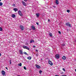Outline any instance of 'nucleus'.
Segmentation results:
<instances>
[{"label":"nucleus","mask_w":76,"mask_h":76,"mask_svg":"<svg viewBox=\"0 0 76 76\" xmlns=\"http://www.w3.org/2000/svg\"><path fill=\"white\" fill-rule=\"evenodd\" d=\"M23 68H24V69H25V70H26L27 69L26 66L23 67Z\"/></svg>","instance_id":"obj_24"},{"label":"nucleus","mask_w":76,"mask_h":76,"mask_svg":"<svg viewBox=\"0 0 76 76\" xmlns=\"http://www.w3.org/2000/svg\"><path fill=\"white\" fill-rule=\"evenodd\" d=\"M17 76H20L19 75H18Z\"/></svg>","instance_id":"obj_43"},{"label":"nucleus","mask_w":76,"mask_h":76,"mask_svg":"<svg viewBox=\"0 0 76 76\" xmlns=\"http://www.w3.org/2000/svg\"><path fill=\"white\" fill-rule=\"evenodd\" d=\"M36 15L37 17V18H38V17H39V14L37 13L36 14Z\"/></svg>","instance_id":"obj_16"},{"label":"nucleus","mask_w":76,"mask_h":76,"mask_svg":"<svg viewBox=\"0 0 76 76\" xmlns=\"http://www.w3.org/2000/svg\"><path fill=\"white\" fill-rule=\"evenodd\" d=\"M41 60H42V59H41Z\"/></svg>","instance_id":"obj_46"},{"label":"nucleus","mask_w":76,"mask_h":76,"mask_svg":"<svg viewBox=\"0 0 76 76\" xmlns=\"http://www.w3.org/2000/svg\"><path fill=\"white\" fill-rule=\"evenodd\" d=\"M53 7H55V6H53Z\"/></svg>","instance_id":"obj_42"},{"label":"nucleus","mask_w":76,"mask_h":76,"mask_svg":"<svg viewBox=\"0 0 76 76\" xmlns=\"http://www.w3.org/2000/svg\"><path fill=\"white\" fill-rule=\"evenodd\" d=\"M61 76H66V75H61Z\"/></svg>","instance_id":"obj_35"},{"label":"nucleus","mask_w":76,"mask_h":76,"mask_svg":"<svg viewBox=\"0 0 76 76\" xmlns=\"http://www.w3.org/2000/svg\"><path fill=\"white\" fill-rule=\"evenodd\" d=\"M58 33H59L60 34H61V32L60 31H58Z\"/></svg>","instance_id":"obj_29"},{"label":"nucleus","mask_w":76,"mask_h":76,"mask_svg":"<svg viewBox=\"0 0 76 76\" xmlns=\"http://www.w3.org/2000/svg\"><path fill=\"white\" fill-rule=\"evenodd\" d=\"M20 26L21 28V29L22 30H23V29H24V28L23 26L20 25Z\"/></svg>","instance_id":"obj_7"},{"label":"nucleus","mask_w":76,"mask_h":76,"mask_svg":"<svg viewBox=\"0 0 76 76\" xmlns=\"http://www.w3.org/2000/svg\"><path fill=\"white\" fill-rule=\"evenodd\" d=\"M48 22H50V20L49 19L48 20Z\"/></svg>","instance_id":"obj_38"},{"label":"nucleus","mask_w":76,"mask_h":76,"mask_svg":"<svg viewBox=\"0 0 76 76\" xmlns=\"http://www.w3.org/2000/svg\"><path fill=\"white\" fill-rule=\"evenodd\" d=\"M36 50L37 51V52H38V50Z\"/></svg>","instance_id":"obj_40"},{"label":"nucleus","mask_w":76,"mask_h":76,"mask_svg":"<svg viewBox=\"0 0 76 76\" xmlns=\"http://www.w3.org/2000/svg\"><path fill=\"white\" fill-rule=\"evenodd\" d=\"M36 24L37 25H39V23H37Z\"/></svg>","instance_id":"obj_33"},{"label":"nucleus","mask_w":76,"mask_h":76,"mask_svg":"<svg viewBox=\"0 0 76 76\" xmlns=\"http://www.w3.org/2000/svg\"><path fill=\"white\" fill-rule=\"evenodd\" d=\"M19 52L20 53V54H23V52H22L21 50H19Z\"/></svg>","instance_id":"obj_13"},{"label":"nucleus","mask_w":76,"mask_h":76,"mask_svg":"<svg viewBox=\"0 0 76 76\" xmlns=\"http://www.w3.org/2000/svg\"><path fill=\"white\" fill-rule=\"evenodd\" d=\"M28 43H26V45H28Z\"/></svg>","instance_id":"obj_39"},{"label":"nucleus","mask_w":76,"mask_h":76,"mask_svg":"<svg viewBox=\"0 0 76 76\" xmlns=\"http://www.w3.org/2000/svg\"><path fill=\"white\" fill-rule=\"evenodd\" d=\"M67 12L68 13H69V12H70V10H67Z\"/></svg>","instance_id":"obj_27"},{"label":"nucleus","mask_w":76,"mask_h":76,"mask_svg":"<svg viewBox=\"0 0 76 76\" xmlns=\"http://www.w3.org/2000/svg\"><path fill=\"white\" fill-rule=\"evenodd\" d=\"M31 27L32 28V30H35V27L34 26H31Z\"/></svg>","instance_id":"obj_10"},{"label":"nucleus","mask_w":76,"mask_h":76,"mask_svg":"<svg viewBox=\"0 0 76 76\" xmlns=\"http://www.w3.org/2000/svg\"><path fill=\"white\" fill-rule=\"evenodd\" d=\"M62 70L64 71L65 72V69L64 68H63Z\"/></svg>","instance_id":"obj_28"},{"label":"nucleus","mask_w":76,"mask_h":76,"mask_svg":"<svg viewBox=\"0 0 76 76\" xmlns=\"http://www.w3.org/2000/svg\"><path fill=\"white\" fill-rule=\"evenodd\" d=\"M36 55L37 56H38L39 55V54L38 53H37Z\"/></svg>","instance_id":"obj_30"},{"label":"nucleus","mask_w":76,"mask_h":76,"mask_svg":"<svg viewBox=\"0 0 76 76\" xmlns=\"http://www.w3.org/2000/svg\"><path fill=\"white\" fill-rule=\"evenodd\" d=\"M42 72V71L41 70H40L39 71V72L40 74H41Z\"/></svg>","instance_id":"obj_23"},{"label":"nucleus","mask_w":76,"mask_h":76,"mask_svg":"<svg viewBox=\"0 0 76 76\" xmlns=\"http://www.w3.org/2000/svg\"><path fill=\"white\" fill-rule=\"evenodd\" d=\"M75 61H76V59L75 60Z\"/></svg>","instance_id":"obj_45"},{"label":"nucleus","mask_w":76,"mask_h":76,"mask_svg":"<svg viewBox=\"0 0 76 76\" xmlns=\"http://www.w3.org/2000/svg\"><path fill=\"white\" fill-rule=\"evenodd\" d=\"M33 47L34 48H35V45H33Z\"/></svg>","instance_id":"obj_34"},{"label":"nucleus","mask_w":76,"mask_h":76,"mask_svg":"<svg viewBox=\"0 0 76 76\" xmlns=\"http://www.w3.org/2000/svg\"><path fill=\"white\" fill-rule=\"evenodd\" d=\"M25 1H27V0H24Z\"/></svg>","instance_id":"obj_37"},{"label":"nucleus","mask_w":76,"mask_h":76,"mask_svg":"<svg viewBox=\"0 0 76 76\" xmlns=\"http://www.w3.org/2000/svg\"><path fill=\"white\" fill-rule=\"evenodd\" d=\"M22 3L23 6H26V4H25V2L22 1Z\"/></svg>","instance_id":"obj_9"},{"label":"nucleus","mask_w":76,"mask_h":76,"mask_svg":"<svg viewBox=\"0 0 76 76\" xmlns=\"http://www.w3.org/2000/svg\"><path fill=\"white\" fill-rule=\"evenodd\" d=\"M15 11V12H16V11H18V9H17L16 8H14L13 9Z\"/></svg>","instance_id":"obj_12"},{"label":"nucleus","mask_w":76,"mask_h":76,"mask_svg":"<svg viewBox=\"0 0 76 76\" xmlns=\"http://www.w3.org/2000/svg\"><path fill=\"white\" fill-rule=\"evenodd\" d=\"M18 65L19 66H22V64L21 63H20V64H19Z\"/></svg>","instance_id":"obj_20"},{"label":"nucleus","mask_w":76,"mask_h":76,"mask_svg":"<svg viewBox=\"0 0 76 76\" xmlns=\"http://www.w3.org/2000/svg\"><path fill=\"white\" fill-rule=\"evenodd\" d=\"M49 34V36H50V37H53V35L52 34H51V33H50Z\"/></svg>","instance_id":"obj_18"},{"label":"nucleus","mask_w":76,"mask_h":76,"mask_svg":"<svg viewBox=\"0 0 76 76\" xmlns=\"http://www.w3.org/2000/svg\"><path fill=\"white\" fill-rule=\"evenodd\" d=\"M0 1H1V0H0Z\"/></svg>","instance_id":"obj_44"},{"label":"nucleus","mask_w":76,"mask_h":76,"mask_svg":"<svg viewBox=\"0 0 76 76\" xmlns=\"http://www.w3.org/2000/svg\"><path fill=\"white\" fill-rule=\"evenodd\" d=\"M5 68L6 69H7V70H8V69H7V67H6Z\"/></svg>","instance_id":"obj_32"},{"label":"nucleus","mask_w":76,"mask_h":76,"mask_svg":"<svg viewBox=\"0 0 76 76\" xmlns=\"http://www.w3.org/2000/svg\"><path fill=\"white\" fill-rule=\"evenodd\" d=\"M66 26H69V27H72V25L70 24L69 23H66Z\"/></svg>","instance_id":"obj_1"},{"label":"nucleus","mask_w":76,"mask_h":76,"mask_svg":"<svg viewBox=\"0 0 76 76\" xmlns=\"http://www.w3.org/2000/svg\"><path fill=\"white\" fill-rule=\"evenodd\" d=\"M36 66L37 69H39L40 68H41V67H40V66H39V65H38L37 64H36Z\"/></svg>","instance_id":"obj_8"},{"label":"nucleus","mask_w":76,"mask_h":76,"mask_svg":"<svg viewBox=\"0 0 76 76\" xmlns=\"http://www.w3.org/2000/svg\"><path fill=\"white\" fill-rule=\"evenodd\" d=\"M15 6V4H14V6Z\"/></svg>","instance_id":"obj_41"},{"label":"nucleus","mask_w":76,"mask_h":76,"mask_svg":"<svg viewBox=\"0 0 76 76\" xmlns=\"http://www.w3.org/2000/svg\"><path fill=\"white\" fill-rule=\"evenodd\" d=\"M1 72L2 73V75L3 76H5V74L6 73L4 70L2 71Z\"/></svg>","instance_id":"obj_4"},{"label":"nucleus","mask_w":76,"mask_h":76,"mask_svg":"<svg viewBox=\"0 0 76 76\" xmlns=\"http://www.w3.org/2000/svg\"><path fill=\"white\" fill-rule=\"evenodd\" d=\"M18 14L20 16H23V14H22V13L21 11H19L18 12Z\"/></svg>","instance_id":"obj_2"},{"label":"nucleus","mask_w":76,"mask_h":76,"mask_svg":"<svg viewBox=\"0 0 76 76\" xmlns=\"http://www.w3.org/2000/svg\"><path fill=\"white\" fill-rule=\"evenodd\" d=\"M3 5V3L1 2H0V6H1Z\"/></svg>","instance_id":"obj_21"},{"label":"nucleus","mask_w":76,"mask_h":76,"mask_svg":"<svg viewBox=\"0 0 76 76\" xmlns=\"http://www.w3.org/2000/svg\"><path fill=\"white\" fill-rule=\"evenodd\" d=\"M62 58L63 60H65L66 59V57L65 56H63V57Z\"/></svg>","instance_id":"obj_14"},{"label":"nucleus","mask_w":76,"mask_h":76,"mask_svg":"<svg viewBox=\"0 0 76 76\" xmlns=\"http://www.w3.org/2000/svg\"><path fill=\"white\" fill-rule=\"evenodd\" d=\"M23 53L24 54H26V55H28V53H27L26 52H23Z\"/></svg>","instance_id":"obj_22"},{"label":"nucleus","mask_w":76,"mask_h":76,"mask_svg":"<svg viewBox=\"0 0 76 76\" xmlns=\"http://www.w3.org/2000/svg\"><path fill=\"white\" fill-rule=\"evenodd\" d=\"M32 42H34V40H33V39H32L30 41V43H31Z\"/></svg>","instance_id":"obj_17"},{"label":"nucleus","mask_w":76,"mask_h":76,"mask_svg":"<svg viewBox=\"0 0 76 76\" xmlns=\"http://www.w3.org/2000/svg\"><path fill=\"white\" fill-rule=\"evenodd\" d=\"M56 4H58V0H56Z\"/></svg>","instance_id":"obj_15"},{"label":"nucleus","mask_w":76,"mask_h":76,"mask_svg":"<svg viewBox=\"0 0 76 76\" xmlns=\"http://www.w3.org/2000/svg\"><path fill=\"white\" fill-rule=\"evenodd\" d=\"M56 58L59 59V55L58 54H57L55 56Z\"/></svg>","instance_id":"obj_6"},{"label":"nucleus","mask_w":76,"mask_h":76,"mask_svg":"<svg viewBox=\"0 0 76 76\" xmlns=\"http://www.w3.org/2000/svg\"><path fill=\"white\" fill-rule=\"evenodd\" d=\"M23 48L24 49H27V50H29V48L28 47H27L26 46H23Z\"/></svg>","instance_id":"obj_3"},{"label":"nucleus","mask_w":76,"mask_h":76,"mask_svg":"<svg viewBox=\"0 0 76 76\" xmlns=\"http://www.w3.org/2000/svg\"><path fill=\"white\" fill-rule=\"evenodd\" d=\"M2 28L0 27V31H2Z\"/></svg>","instance_id":"obj_25"},{"label":"nucleus","mask_w":76,"mask_h":76,"mask_svg":"<svg viewBox=\"0 0 76 76\" xmlns=\"http://www.w3.org/2000/svg\"><path fill=\"white\" fill-rule=\"evenodd\" d=\"M12 17L13 18H15L16 17V15H15L14 14H12Z\"/></svg>","instance_id":"obj_11"},{"label":"nucleus","mask_w":76,"mask_h":76,"mask_svg":"<svg viewBox=\"0 0 76 76\" xmlns=\"http://www.w3.org/2000/svg\"><path fill=\"white\" fill-rule=\"evenodd\" d=\"M27 59H28V60H31V57H27Z\"/></svg>","instance_id":"obj_19"},{"label":"nucleus","mask_w":76,"mask_h":76,"mask_svg":"<svg viewBox=\"0 0 76 76\" xmlns=\"http://www.w3.org/2000/svg\"><path fill=\"white\" fill-rule=\"evenodd\" d=\"M48 64L51 66H52L53 65V64L52 63V61H48Z\"/></svg>","instance_id":"obj_5"},{"label":"nucleus","mask_w":76,"mask_h":76,"mask_svg":"<svg viewBox=\"0 0 76 76\" xmlns=\"http://www.w3.org/2000/svg\"><path fill=\"white\" fill-rule=\"evenodd\" d=\"M62 46H65V45L64 44H62Z\"/></svg>","instance_id":"obj_31"},{"label":"nucleus","mask_w":76,"mask_h":76,"mask_svg":"<svg viewBox=\"0 0 76 76\" xmlns=\"http://www.w3.org/2000/svg\"><path fill=\"white\" fill-rule=\"evenodd\" d=\"M55 76H59L58 75H55Z\"/></svg>","instance_id":"obj_36"},{"label":"nucleus","mask_w":76,"mask_h":76,"mask_svg":"<svg viewBox=\"0 0 76 76\" xmlns=\"http://www.w3.org/2000/svg\"><path fill=\"white\" fill-rule=\"evenodd\" d=\"M12 62H11V60H10V64H11Z\"/></svg>","instance_id":"obj_26"}]
</instances>
